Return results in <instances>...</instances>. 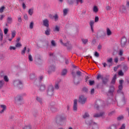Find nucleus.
<instances>
[{
  "instance_id": "nucleus-1",
  "label": "nucleus",
  "mask_w": 129,
  "mask_h": 129,
  "mask_svg": "<svg viewBox=\"0 0 129 129\" xmlns=\"http://www.w3.org/2000/svg\"><path fill=\"white\" fill-rule=\"evenodd\" d=\"M109 77L110 76L109 75H107L105 77H103V76H102L100 74H99L97 76V80H99L100 79H101L102 80V83L104 84H107L108 83V82H109Z\"/></svg>"
},
{
  "instance_id": "nucleus-2",
  "label": "nucleus",
  "mask_w": 129,
  "mask_h": 129,
  "mask_svg": "<svg viewBox=\"0 0 129 129\" xmlns=\"http://www.w3.org/2000/svg\"><path fill=\"white\" fill-rule=\"evenodd\" d=\"M86 123L87 125L90 126V125H93L92 129H99V126L98 124L94 122L92 120H86Z\"/></svg>"
},
{
  "instance_id": "nucleus-3",
  "label": "nucleus",
  "mask_w": 129,
  "mask_h": 129,
  "mask_svg": "<svg viewBox=\"0 0 129 129\" xmlns=\"http://www.w3.org/2000/svg\"><path fill=\"white\" fill-rule=\"evenodd\" d=\"M13 85L14 87L20 89L23 87V82L21 80H15L13 82Z\"/></svg>"
},
{
  "instance_id": "nucleus-4",
  "label": "nucleus",
  "mask_w": 129,
  "mask_h": 129,
  "mask_svg": "<svg viewBox=\"0 0 129 129\" xmlns=\"http://www.w3.org/2000/svg\"><path fill=\"white\" fill-rule=\"evenodd\" d=\"M87 98L84 95H81L79 96V103L81 104H85L87 102Z\"/></svg>"
},
{
  "instance_id": "nucleus-5",
  "label": "nucleus",
  "mask_w": 129,
  "mask_h": 129,
  "mask_svg": "<svg viewBox=\"0 0 129 129\" xmlns=\"http://www.w3.org/2000/svg\"><path fill=\"white\" fill-rule=\"evenodd\" d=\"M54 88L53 85H50L48 87L47 95L49 96H51L53 94Z\"/></svg>"
},
{
  "instance_id": "nucleus-6",
  "label": "nucleus",
  "mask_w": 129,
  "mask_h": 129,
  "mask_svg": "<svg viewBox=\"0 0 129 129\" xmlns=\"http://www.w3.org/2000/svg\"><path fill=\"white\" fill-rule=\"evenodd\" d=\"M127 43V39L126 38V37H124L122 38L121 40V47L124 48V47H126Z\"/></svg>"
},
{
  "instance_id": "nucleus-7",
  "label": "nucleus",
  "mask_w": 129,
  "mask_h": 129,
  "mask_svg": "<svg viewBox=\"0 0 129 129\" xmlns=\"http://www.w3.org/2000/svg\"><path fill=\"white\" fill-rule=\"evenodd\" d=\"M23 100V98L21 95H18L17 96L15 97V102L16 104H18L19 102H21Z\"/></svg>"
},
{
  "instance_id": "nucleus-8",
  "label": "nucleus",
  "mask_w": 129,
  "mask_h": 129,
  "mask_svg": "<svg viewBox=\"0 0 129 129\" xmlns=\"http://www.w3.org/2000/svg\"><path fill=\"white\" fill-rule=\"evenodd\" d=\"M78 110V100L75 99L74 100L73 110L77 112Z\"/></svg>"
},
{
  "instance_id": "nucleus-9",
  "label": "nucleus",
  "mask_w": 129,
  "mask_h": 129,
  "mask_svg": "<svg viewBox=\"0 0 129 129\" xmlns=\"http://www.w3.org/2000/svg\"><path fill=\"white\" fill-rule=\"evenodd\" d=\"M105 115V113L104 112H101L100 113H97L94 114V117L96 118L104 117Z\"/></svg>"
},
{
  "instance_id": "nucleus-10",
  "label": "nucleus",
  "mask_w": 129,
  "mask_h": 129,
  "mask_svg": "<svg viewBox=\"0 0 129 129\" xmlns=\"http://www.w3.org/2000/svg\"><path fill=\"white\" fill-rule=\"evenodd\" d=\"M43 25L44 26H45L46 28H48L49 24V20L47 19H45L42 21Z\"/></svg>"
},
{
  "instance_id": "nucleus-11",
  "label": "nucleus",
  "mask_w": 129,
  "mask_h": 129,
  "mask_svg": "<svg viewBox=\"0 0 129 129\" xmlns=\"http://www.w3.org/2000/svg\"><path fill=\"white\" fill-rule=\"evenodd\" d=\"M55 67L54 66H51L49 67L48 73L49 74H50L52 72H54L55 71Z\"/></svg>"
},
{
  "instance_id": "nucleus-12",
  "label": "nucleus",
  "mask_w": 129,
  "mask_h": 129,
  "mask_svg": "<svg viewBox=\"0 0 129 129\" xmlns=\"http://www.w3.org/2000/svg\"><path fill=\"white\" fill-rule=\"evenodd\" d=\"M94 21L93 20H91L90 21V27H91V30L92 32V33L94 32Z\"/></svg>"
},
{
  "instance_id": "nucleus-13",
  "label": "nucleus",
  "mask_w": 129,
  "mask_h": 129,
  "mask_svg": "<svg viewBox=\"0 0 129 129\" xmlns=\"http://www.w3.org/2000/svg\"><path fill=\"white\" fill-rule=\"evenodd\" d=\"M0 107L1 108H3V109L0 111V113L2 114L7 109V106L6 105H1Z\"/></svg>"
},
{
  "instance_id": "nucleus-14",
  "label": "nucleus",
  "mask_w": 129,
  "mask_h": 129,
  "mask_svg": "<svg viewBox=\"0 0 129 129\" xmlns=\"http://www.w3.org/2000/svg\"><path fill=\"white\" fill-rule=\"evenodd\" d=\"M61 82V80H59L58 82L55 83V89L56 90H58L59 89V83Z\"/></svg>"
},
{
  "instance_id": "nucleus-15",
  "label": "nucleus",
  "mask_w": 129,
  "mask_h": 129,
  "mask_svg": "<svg viewBox=\"0 0 129 129\" xmlns=\"http://www.w3.org/2000/svg\"><path fill=\"white\" fill-rule=\"evenodd\" d=\"M74 83L75 85H78L80 82L79 79H77L76 78H73Z\"/></svg>"
},
{
  "instance_id": "nucleus-16",
  "label": "nucleus",
  "mask_w": 129,
  "mask_h": 129,
  "mask_svg": "<svg viewBox=\"0 0 129 129\" xmlns=\"http://www.w3.org/2000/svg\"><path fill=\"white\" fill-rule=\"evenodd\" d=\"M45 34L46 36H49L50 35V29L49 27H46V30L45 31Z\"/></svg>"
},
{
  "instance_id": "nucleus-17",
  "label": "nucleus",
  "mask_w": 129,
  "mask_h": 129,
  "mask_svg": "<svg viewBox=\"0 0 129 129\" xmlns=\"http://www.w3.org/2000/svg\"><path fill=\"white\" fill-rule=\"evenodd\" d=\"M4 40V33L2 32L1 29L0 28V41L1 42H3Z\"/></svg>"
},
{
  "instance_id": "nucleus-18",
  "label": "nucleus",
  "mask_w": 129,
  "mask_h": 129,
  "mask_svg": "<svg viewBox=\"0 0 129 129\" xmlns=\"http://www.w3.org/2000/svg\"><path fill=\"white\" fill-rule=\"evenodd\" d=\"M106 34H107V36H111L112 34V31L110 30V29L109 28H107L106 29Z\"/></svg>"
},
{
  "instance_id": "nucleus-19",
  "label": "nucleus",
  "mask_w": 129,
  "mask_h": 129,
  "mask_svg": "<svg viewBox=\"0 0 129 129\" xmlns=\"http://www.w3.org/2000/svg\"><path fill=\"white\" fill-rule=\"evenodd\" d=\"M116 79H117V75H114V76H113V79L111 81V84H115Z\"/></svg>"
},
{
  "instance_id": "nucleus-20",
  "label": "nucleus",
  "mask_w": 129,
  "mask_h": 129,
  "mask_svg": "<svg viewBox=\"0 0 129 129\" xmlns=\"http://www.w3.org/2000/svg\"><path fill=\"white\" fill-rule=\"evenodd\" d=\"M107 129H117V126L115 124H111Z\"/></svg>"
},
{
  "instance_id": "nucleus-21",
  "label": "nucleus",
  "mask_w": 129,
  "mask_h": 129,
  "mask_svg": "<svg viewBox=\"0 0 129 129\" xmlns=\"http://www.w3.org/2000/svg\"><path fill=\"white\" fill-rule=\"evenodd\" d=\"M67 73H68V70L67 69H63L61 72V75L62 76H65L66 75H67Z\"/></svg>"
},
{
  "instance_id": "nucleus-22",
  "label": "nucleus",
  "mask_w": 129,
  "mask_h": 129,
  "mask_svg": "<svg viewBox=\"0 0 129 129\" xmlns=\"http://www.w3.org/2000/svg\"><path fill=\"white\" fill-rule=\"evenodd\" d=\"M79 3L81 4H82L84 3V1H83V0H76L75 4L76 6H77L79 5Z\"/></svg>"
},
{
  "instance_id": "nucleus-23",
  "label": "nucleus",
  "mask_w": 129,
  "mask_h": 129,
  "mask_svg": "<svg viewBox=\"0 0 129 129\" xmlns=\"http://www.w3.org/2000/svg\"><path fill=\"white\" fill-rule=\"evenodd\" d=\"M7 21L8 24H11L13 22V18L11 17H8L7 18Z\"/></svg>"
},
{
  "instance_id": "nucleus-24",
  "label": "nucleus",
  "mask_w": 129,
  "mask_h": 129,
  "mask_svg": "<svg viewBox=\"0 0 129 129\" xmlns=\"http://www.w3.org/2000/svg\"><path fill=\"white\" fill-rule=\"evenodd\" d=\"M36 100L38 102H39L40 104H42V99L40 97H36Z\"/></svg>"
},
{
  "instance_id": "nucleus-25",
  "label": "nucleus",
  "mask_w": 129,
  "mask_h": 129,
  "mask_svg": "<svg viewBox=\"0 0 129 129\" xmlns=\"http://www.w3.org/2000/svg\"><path fill=\"white\" fill-rule=\"evenodd\" d=\"M46 89L45 85H41L40 86V91H44Z\"/></svg>"
},
{
  "instance_id": "nucleus-26",
  "label": "nucleus",
  "mask_w": 129,
  "mask_h": 129,
  "mask_svg": "<svg viewBox=\"0 0 129 129\" xmlns=\"http://www.w3.org/2000/svg\"><path fill=\"white\" fill-rule=\"evenodd\" d=\"M89 117H90V115L88 112H85V114L83 115V117L84 119L89 118Z\"/></svg>"
},
{
  "instance_id": "nucleus-27",
  "label": "nucleus",
  "mask_w": 129,
  "mask_h": 129,
  "mask_svg": "<svg viewBox=\"0 0 129 129\" xmlns=\"http://www.w3.org/2000/svg\"><path fill=\"white\" fill-rule=\"evenodd\" d=\"M16 35V31L15 30H13V31H12V33H11L12 39H14Z\"/></svg>"
},
{
  "instance_id": "nucleus-28",
  "label": "nucleus",
  "mask_w": 129,
  "mask_h": 129,
  "mask_svg": "<svg viewBox=\"0 0 129 129\" xmlns=\"http://www.w3.org/2000/svg\"><path fill=\"white\" fill-rule=\"evenodd\" d=\"M118 89H119V90H117V93H119L121 92L122 90L123 89V85H119L118 86Z\"/></svg>"
},
{
  "instance_id": "nucleus-29",
  "label": "nucleus",
  "mask_w": 129,
  "mask_h": 129,
  "mask_svg": "<svg viewBox=\"0 0 129 129\" xmlns=\"http://www.w3.org/2000/svg\"><path fill=\"white\" fill-rule=\"evenodd\" d=\"M5 84V81L4 80L0 81V90H1Z\"/></svg>"
},
{
  "instance_id": "nucleus-30",
  "label": "nucleus",
  "mask_w": 129,
  "mask_h": 129,
  "mask_svg": "<svg viewBox=\"0 0 129 129\" xmlns=\"http://www.w3.org/2000/svg\"><path fill=\"white\" fill-rule=\"evenodd\" d=\"M54 32H59L60 31V27L58 26H55L54 27V29H53Z\"/></svg>"
},
{
  "instance_id": "nucleus-31",
  "label": "nucleus",
  "mask_w": 129,
  "mask_h": 129,
  "mask_svg": "<svg viewBox=\"0 0 129 129\" xmlns=\"http://www.w3.org/2000/svg\"><path fill=\"white\" fill-rule=\"evenodd\" d=\"M118 75L119 76L121 77H123L124 75V73L123 72V71L122 70H120L118 72Z\"/></svg>"
},
{
  "instance_id": "nucleus-32",
  "label": "nucleus",
  "mask_w": 129,
  "mask_h": 129,
  "mask_svg": "<svg viewBox=\"0 0 129 129\" xmlns=\"http://www.w3.org/2000/svg\"><path fill=\"white\" fill-rule=\"evenodd\" d=\"M34 22L32 21L30 22L29 28L31 30H32L34 28Z\"/></svg>"
},
{
  "instance_id": "nucleus-33",
  "label": "nucleus",
  "mask_w": 129,
  "mask_h": 129,
  "mask_svg": "<svg viewBox=\"0 0 129 129\" xmlns=\"http://www.w3.org/2000/svg\"><path fill=\"white\" fill-rule=\"evenodd\" d=\"M75 0H67V3L70 5H72L74 3Z\"/></svg>"
},
{
  "instance_id": "nucleus-34",
  "label": "nucleus",
  "mask_w": 129,
  "mask_h": 129,
  "mask_svg": "<svg viewBox=\"0 0 129 129\" xmlns=\"http://www.w3.org/2000/svg\"><path fill=\"white\" fill-rule=\"evenodd\" d=\"M124 118V116L123 115H121L117 117V120L120 121L122 119H123Z\"/></svg>"
},
{
  "instance_id": "nucleus-35",
  "label": "nucleus",
  "mask_w": 129,
  "mask_h": 129,
  "mask_svg": "<svg viewBox=\"0 0 129 129\" xmlns=\"http://www.w3.org/2000/svg\"><path fill=\"white\" fill-rule=\"evenodd\" d=\"M34 12V9H30L28 11V14L32 16Z\"/></svg>"
},
{
  "instance_id": "nucleus-36",
  "label": "nucleus",
  "mask_w": 129,
  "mask_h": 129,
  "mask_svg": "<svg viewBox=\"0 0 129 129\" xmlns=\"http://www.w3.org/2000/svg\"><path fill=\"white\" fill-rule=\"evenodd\" d=\"M107 63H110V64H112V63H113V58L112 57H110L109 59H107Z\"/></svg>"
},
{
  "instance_id": "nucleus-37",
  "label": "nucleus",
  "mask_w": 129,
  "mask_h": 129,
  "mask_svg": "<svg viewBox=\"0 0 129 129\" xmlns=\"http://www.w3.org/2000/svg\"><path fill=\"white\" fill-rule=\"evenodd\" d=\"M68 9H64L63 10V16H66L68 14Z\"/></svg>"
},
{
  "instance_id": "nucleus-38",
  "label": "nucleus",
  "mask_w": 129,
  "mask_h": 129,
  "mask_svg": "<svg viewBox=\"0 0 129 129\" xmlns=\"http://www.w3.org/2000/svg\"><path fill=\"white\" fill-rule=\"evenodd\" d=\"M128 70V67L127 66H124L123 67V71L124 72H126Z\"/></svg>"
},
{
  "instance_id": "nucleus-39",
  "label": "nucleus",
  "mask_w": 129,
  "mask_h": 129,
  "mask_svg": "<svg viewBox=\"0 0 129 129\" xmlns=\"http://www.w3.org/2000/svg\"><path fill=\"white\" fill-rule=\"evenodd\" d=\"M95 82L94 80H92H92H90L89 81V85L92 86H93V85H94L95 84Z\"/></svg>"
},
{
  "instance_id": "nucleus-40",
  "label": "nucleus",
  "mask_w": 129,
  "mask_h": 129,
  "mask_svg": "<svg viewBox=\"0 0 129 129\" xmlns=\"http://www.w3.org/2000/svg\"><path fill=\"white\" fill-rule=\"evenodd\" d=\"M4 80L6 82H8L9 81V79L7 76H4Z\"/></svg>"
},
{
  "instance_id": "nucleus-41",
  "label": "nucleus",
  "mask_w": 129,
  "mask_h": 129,
  "mask_svg": "<svg viewBox=\"0 0 129 129\" xmlns=\"http://www.w3.org/2000/svg\"><path fill=\"white\" fill-rule=\"evenodd\" d=\"M51 46H52L53 47H55L56 44L55 40H51Z\"/></svg>"
},
{
  "instance_id": "nucleus-42",
  "label": "nucleus",
  "mask_w": 129,
  "mask_h": 129,
  "mask_svg": "<svg viewBox=\"0 0 129 129\" xmlns=\"http://www.w3.org/2000/svg\"><path fill=\"white\" fill-rule=\"evenodd\" d=\"M82 41L83 43V44H87L88 42V39H82Z\"/></svg>"
},
{
  "instance_id": "nucleus-43",
  "label": "nucleus",
  "mask_w": 129,
  "mask_h": 129,
  "mask_svg": "<svg viewBox=\"0 0 129 129\" xmlns=\"http://www.w3.org/2000/svg\"><path fill=\"white\" fill-rule=\"evenodd\" d=\"M27 50V47H25L23 49V50H22V52H21V54L22 55H24V54H25V52Z\"/></svg>"
},
{
  "instance_id": "nucleus-44",
  "label": "nucleus",
  "mask_w": 129,
  "mask_h": 129,
  "mask_svg": "<svg viewBox=\"0 0 129 129\" xmlns=\"http://www.w3.org/2000/svg\"><path fill=\"white\" fill-rule=\"evenodd\" d=\"M76 74H77V76L81 77L82 76V72L80 71H78L76 72Z\"/></svg>"
},
{
  "instance_id": "nucleus-45",
  "label": "nucleus",
  "mask_w": 129,
  "mask_h": 129,
  "mask_svg": "<svg viewBox=\"0 0 129 129\" xmlns=\"http://www.w3.org/2000/svg\"><path fill=\"white\" fill-rule=\"evenodd\" d=\"M9 32V29L7 28H5L4 29V33L5 35H7Z\"/></svg>"
},
{
  "instance_id": "nucleus-46",
  "label": "nucleus",
  "mask_w": 129,
  "mask_h": 129,
  "mask_svg": "<svg viewBox=\"0 0 129 129\" xmlns=\"http://www.w3.org/2000/svg\"><path fill=\"white\" fill-rule=\"evenodd\" d=\"M93 11L97 13L98 11V9L97 6H94L93 8Z\"/></svg>"
},
{
  "instance_id": "nucleus-47",
  "label": "nucleus",
  "mask_w": 129,
  "mask_h": 129,
  "mask_svg": "<svg viewBox=\"0 0 129 129\" xmlns=\"http://www.w3.org/2000/svg\"><path fill=\"white\" fill-rule=\"evenodd\" d=\"M15 46L17 48H19V47H22V45L20 43L17 42Z\"/></svg>"
},
{
  "instance_id": "nucleus-48",
  "label": "nucleus",
  "mask_w": 129,
  "mask_h": 129,
  "mask_svg": "<svg viewBox=\"0 0 129 129\" xmlns=\"http://www.w3.org/2000/svg\"><path fill=\"white\" fill-rule=\"evenodd\" d=\"M126 125L125 123H123L121 127L119 129H125Z\"/></svg>"
},
{
  "instance_id": "nucleus-49",
  "label": "nucleus",
  "mask_w": 129,
  "mask_h": 129,
  "mask_svg": "<svg viewBox=\"0 0 129 129\" xmlns=\"http://www.w3.org/2000/svg\"><path fill=\"white\" fill-rule=\"evenodd\" d=\"M5 9V7L4 6L0 8V13H3Z\"/></svg>"
},
{
  "instance_id": "nucleus-50",
  "label": "nucleus",
  "mask_w": 129,
  "mask_h": 129,
  "mask_svg": "<svg viewBox=\"0 0 129 129\" xmlns=\"http://www.w3.org/2000/svg\"><path fill=\"white\" fill-rule=\"evenodd\" d=\"M28 59H29V61H31V62L32 61H33V57H32V55L31 54L29 55Z\"/></svg>"
},
{
  "instance_id": "nucleus-51",
  "label": "nucleus",
  "mask_w": 129,
  "mask_h": 129,
  "mask_svg": "<svg viewBox=\"0 0 129 129\" xmlns=\"http://www.w3.org/2000/svg\"><path fill=\"white\" fill-rule=\"evenodd\" d=\"M102 48V46L101 44H99L97 46V49L99 51H100Z\"/></svg>"
},
{
  "instance_id": "nucleus-52",
  "label": "nucleus",
  "mask_w": 129,
  "mask_h": 129,
  "mask_svg": "<svg viewBox=\"0 0 129 129\" xmlns=\"http://www.w3.org/2000/svg\"><path fill=\"white\" fill-rule=\"evenodd\" d=\"M90 79V77L89 76H85V82L87 83Z\"/></svg>"
},
{
  "instance_id": "nucleus-53",
  "label": "nucleus",
  "mask_w": 129,
  "mask_h": 129,
  "mask_svg": "<svg viewBox=\"0 0 129 129\" xmlns=\"http://www.w3.org/2000/svg\"><path fill=\"white\" fill-rule=\"evenodd\" d=\"M123 52L124 51L123 50H119V55L120 56H122L123 54Z\"/></svg>"
},
{
  "instance_id": "nucleus-54",
  "label": "nucleus",
  "mask_w": 129,
  "mask_h": 129,
  "mask_svg": "<svg viewBox=\"0 0 129 129\" xmlns=\"http://www.w3.org/2000/svg\"><path fill=\"white\" fill-rule=\"evenodd\" d=\"M18 21L19 22H21L22 21V18L20 16L18 17Z\"/></svg>"
},
{
  "instance_id": "nucleus-55",
  "label": "nucleus",
  "mask_w": 129,
  "mask_h": 129,
  "mask_svg": "<svg viewBox=\"0 0 129 129\" xmlns=\"http://www.w3.org/2000/svg\"><path fill=\"white\" fill-rule=\"evenodd\" d=\"M63 46L65 47H68V46H70V42L68 41L67 43L63 44Z\"/></svg>"
},
{
  "instance_id": "nucleus-56",
  "label": "nucleus",
  "mask_w": 129,
  "mask_h": 129,
  "mask_svg": "<svg viewBox=\"0 0 129 129\" xmlns=\"http://www.w3.org/2000/svg\"><path fill=\"white\" fill-rule=\"evenodd\" d=\"M95 93V89L93 88L91 90V91H90V94L91 95H93Z\"/></svg>"
},
{
  "instance_id": "nucleus-57",
  "label": "nucleus",
  "mask_w": 129,
  "mask_h": 129,
  "mask_svg": "<svg viewBox=\"0 0 129 129\" xmlns=\"http://www.w3.org/2000/svg\"><path fill=\"white\" fill-rule=\"evenodd\" d=\"M53 18L55 20V21H56L58 20V15L57 14H55L54 16H53Z\"/></svg>"
},
{
  "instance_id": "nucleus-58",
  "label": "nucleus",
  "mask_w": 129,
  "mask_h": 129,
  "mask_svg": "<svg viewBox=\"0 0 129 129\" xmlns=\"http://www.w3.org/2000/svg\"><path fill=\"white\" fill-rule=\"evenodd\" d=\"M94 56L95 57H99V53L98 52L95 51L94 53Z\"/></svg>"
},
{
  "instance_id": "nucleus-59",
  "label": "nucleus",
  "mask_w": 129,
  "mask_h": 129,
  "mask_svg": "<svg viewBox=\"0 0 129 129\" xmlns=\"http://www.w3.org/2000/svg\"><path fill=\"white\" fill-rule=\"evenodd\" d=\"M34 78H35V76H34V75L31 74V75H30V80H33V79H34Z\"/></svg>"
},
{
  "instance_id": "nucleus-60",
  "label": "nucleus",
  "mask_w": 129,
  "mask_h": 129,
  "mask_svg": "<svg viewBox=\"0 0 129 129\" xmlns=\"http://www.w3.org/2000/svg\"><path fill=\"white\" fill-rule=\"evenodd\" d=\"M24 129H31V126L30 125L25 126L24 127Z\"/></svg>"
},
{
  "instance_id": "nucleus-61",
  "label": "nucleus",
  "mask_w": 129,
  "mask_h": 129,
  "mask_svg": "<svg viewBox=\"0 0 129 129\" xmlns=\"http://www.w3.org/2000/svg\"><path fill=\"white\" fill-rule=\"evenodd\" d=\"M99 18L98 17H95V22H98L99 21Z\"/></svg>"
},
{
  "instance_id": "nucleus-62",
  "label": "nucleus",
  "mask_w": 129,
  "mask_h": 129,
  "mask_svg": "<svg viewBox=\"0 0 129 129\" xmlns=\"http://www.w3.org/2000/svg\"><path fill=\"white\" fill-rule=\"evenodd\" d=\"M24 19L25 20H27L28 19V15L27 14H25L24 16Z\"/></svg>"
},
{
  "instance_id": "nucleus-63",
  "label": "nucleus",
  "mask_w": 129,
  "mask_h": 129,
  "mask_svg": "<svg viewBox=\"0 0 129 129\" xmlns=\"http://www.w3.org/2000/svg\"><path fill=\"white\" fill-rule=\"evenodd\" d=\"M16 48L15 46H10V50H16Z\"/></svg>"
},
{
  "instance_id": "nucleus-64",
  "label": "nucleus",
  "mask_w": 129,
  "mask_h": 129,
  "mask_svg": "<svg viewBox=\"0 0 129 129\" xmlns=\"http://www.w3.org/2000/svg\"><path fill=\"white\" fill-rule=\"evenodd\" d=\"M106 10H107V11L111 10V8L109 6H107L106 7Z\"/></svg>"
}]
</instances>
